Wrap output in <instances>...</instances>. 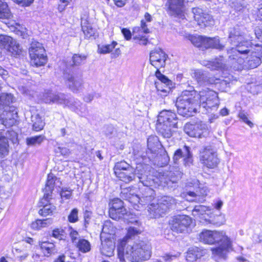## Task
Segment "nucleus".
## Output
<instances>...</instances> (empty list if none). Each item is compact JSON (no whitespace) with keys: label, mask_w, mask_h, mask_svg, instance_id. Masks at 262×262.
I'll return each instance as SVG.
<instances>
[{"label":"nucleus","mask_w":262,"mask_h":262,"mask_svg":"<svg viewBox=\"0 0 262 262\" xmlns=\"http://www.w3.org/2000/svg\"><path fill=\"white\" fill-rule=\"evenodd\" d=\"M181 158H183L184 164L185 166H190L192 163V157L189 147L185 145L174 152L173 157L174 163H177Z\"/></svg>","instance_id":"22"},{"label":"nucleus","mask_w":262,"mask_h":262,"mask_svg":"<svg viewBox=\"0 0 262 262\" xmlns=\"http://www.w3.org/2000/svg\"><path fill=\"white\" fill-rule=\"evenodd\" d=\"M191 223V219L186 215H176L171 217L169 221L171 229L178 233L184 232Z\"/></svg>","instance_id":"12"},{"label":"nucleus","mask_w":262,"mask_h":262,"mask_svg":"<svg viewBox=\"0 0 262 262\" xmlns=\"http://www.w3.org/2000/svg\"><path fill=\"white\" fill-rule=\"evenodd\" d=\"M196 100L198 105L206 109L208 113L212 111H216L220 105L218 94L214 91L209 89L196 92Z\"/></svg>","instance_id":"6"},{"label":"nucleus","mask_w":262,"mask_h":262,"mask_svg":"<svg viewBox=\"0 0 262 262\" xmlns=\"http://www.w3.org/2000/svg\"><path fill=\"white\" fill-rule=\"evenodd\" d=\"M230 5L235 11H241L244 8L245 3L243 0H234Z\"/></svg>","instance_id":"51"},{"label":"nucleus","mask_w":262,"mask_h":262,"mask_svg":"<svg viewBox=\"0 0 262 262\" xmlns=\"http://www.w3.org/2000/svg\"><path fill=\"white\" fill-rule=\"evenodd\" d=\"M78 209L77 208H74L72 210L69 215L68 216V221L70 223H76L78 221Z\"/></svg>","instance_id":"53"},{"label":"nucleus","mask_w":262,"mask_h":262,"mask_svg":"<svg viewBox=\"0 0 262 262\" xmlns=\"http://www.w3.org/2000/svg\"><path fill=\"white\" fill-rule=\"evenodd\" d=\"M133 32L138 33H140L141 32H143L144 33H148L149 31V29L147 28L146 23L143 20H142L141 21V27H135L133 30Z\"/></svg>","instance_id":"55"},{"label":"nucleus","mask_w":262,"mask_h":262,"mask_svg":"<svg viewBox=\"0 0 262 262\" xmlns=\"http://www.w3.org/2000/svg\"><path fill=\"white\" fill-rule=\"evenodd\" d=\"M248 114L244 111H241L239 112L238 117L245 123H246L250 127L253 126V123L249 120L248 118Z\"/></svg>","instance_id":"54"},{"label":"nucleus","mask_w":262,"mask_h":262,"mask_svg":"<svg viewBox=\"0 0 262 262\" xmlns=\"http://www.w3.org/2000/svg\"><path fill=\"white\" fill-rule=\"evenodd\" d=\"M0 47L14 56L20 55L22 51L19 43L7 35H0Z\"/></svg>","instance_id":"14"},{"label":"nucleus","mask_w":262,"mask_h":262,"mask_svg":"<svg viewBox=\"0 0 262 262\" xmlns=\"http://www.w3.org/2000/svg\"><path fill=\"white\" fill-rule=\"evenodd\" d=\"M45 136L43 135L36 136L27 138L26 143L29 146L39 145L45 140Z\"/></svg>","instance_id":"40"},{"label":"nucleus","mask_w":262,"mask_h":262,"mask_svg":"<svg viewBox=\"0 0 262 262\" xmlns=\"http://www.w3.org/2000/svg\"><path fill=\"white\" fill-rule=\"evenodd\" d=\"M161 144L157 136H150L147 139L148 149L151 152L156 154Z\"/></svg>","instance_id":"33"},{"label":"nucleus","mask_w":262,"mask_h":262,"mask_svg":"<svg viewBox=\"0 0 262 262\" xmlns=\"http://www.w3.org/2000/svg\"><path fill=\"white\" fill-rule=\"evenodd\" d=\"M155 76L159 80L155 82L158 95L161 97L167 96L171 89L174 88V83L166 76L162 74L159 70L156 71Z\"/></svg>","instance_id":"11"},{"label":"nucleus","mask_w":262,"mask_h":262,"mask_svg":"<svg viewBox=\"0 0 262 262\" xmlns=\"http://www.w3.org/2000/svg\"><path fill=\"white\" fill-rule=\"evenodd\" d=\"M193 251L195 252L194 249L190 250L188 251L187 254L186 255V259L187 260L192 261L193 260H195L198 258L197 255H194L193 254Z\"/></svg>","instance_id":"58"},{"label":"nucleus","mask_w":262,"mask_h":262,"mask_svg":"<svg viewBox=\"0 0 262 262\" xmlns=\"http://www.w3.org/2000/svg\"><path fill=\"white\" fill-rule=\"evenodd\" d=\"M135 191L136 190L135 189H123L121 191V196L134 205H137L138 204L143 205L144 203H147L150 200V196H146L140 198L136 193Z\"/></svg>","instance_id":"18"},{"label":"nucleus","mask_w":262,"mask_h":262,"mask_svg":"<svg viewBox=\"0 0 262 262\" xmlns=\"http://www.w3.org/2000/svg\"><path fill=\"white\" fill-rule=\"evenodd\" d=\"M31 63L36 67L45 65L47 61L45 50L41 43L33 41L29 48Z\"/></svg>","instance_id":"10"},{"label":"nucleus","mask_w":262,"mask_h":262,"mask_svg":"<svg viewBox=\"0 0 262 262\" xmlns=\"http://www.w3.org/2000/svg\"><path fill=\"white\" fill-rule=\"evenodd\" d=\"M39 245L45 256H49L54 251L55 246L49 242H39Z\"/></svg>","instance_id":"34"},{"label":"nucleus","mask_w":262,"mask_h":262,"mask_svg":"<svg viewBox=\"0 0 262 262\" xmlns=\"http://www.w3.org/2000/svg\"><path fill=\"white\" fill-rule=\"evenodd\" d=\"M87 58V56L84 54H75L72 58V66H79L84 64Z\"/></svg>","instance_id":"42"},{"label":"nucleus","mask_w":262,"mask_h":262,"mask_svg":"<svg viewBox=\"0 0 262 262\" xmlns=\"http://www.w3.org/2000/svg\"><path fill=\"white\" fill-rule=\"evenodd\" d=\"M160 204L162 206H164L166 208V212L167 210L172 206V205L176 204V200L172 197L170 196H165L162 198V200Z\"/></svg>","instance_id":"47"},{"label":"nucleus","mask_w":262,"mask_h":262,"mask_svg":"<svg viewBox=\"0 0 262 262\" xmlns=\"http://www.w3.org/2000/svg\"><path fill=\"white\" fill-rule=\"evenodd\" d=\"M250 52L249 48H232L228 50L229 62L231 68L235 71L246 70L245 56Z\"/></svg>","instance_id":"7"},{"label":"nucleus","mask_w":262,"mask_h":262,"mask_svg":"<svg viewBox=\"0 0 262 262\" xmlns=\"http://www.w3.org/2000/svg\"><path fill=\"white\" fill-rule=\"evenodd\" d=\"M76 245L79 251L83 253L88 252L91 250L90 242L85 239H79Z\"/></svg>","instance_id":"45"},{"label":"nucleus","mask_w":262,"mask_h":262,"mask_svg":"<svg viewBox=\"0 0 262 262\" xmlns=\"http://www.w3.org/2000/svg\"><path fill=\"white\" fill-rule=\"evenodd\" d=\"M176 114L168 110L161 111L157 119L156 128L159 134L164 138H169L172 135V128H177Z\"/></svg>","instance_id":"5"},{"label":"nucleus","mask_w":262,"mask_h":262,"mask_svg":"<svg viewBox=\"0 0 262 262\" xmlns=\"http://www.w3.org/2000/svg\"><path fill=\"white\" fill-rule=\"evenodd\" d=\"M208 68L211 70L222 69L224 68L225 64L223 62V57H220L218 58H215L213 61H209L206 64Z\"/></svg>","instance_id":"36"},{"label":"nucleus","mask_w":262,"mask_h":262,"mask_svg":"<svg viewBox=\"0 0 262 262\" xmlns=\"http://www.w3.org/2000/svg\"><path fill=\"white\" fill-rule=\"evenodd\" d=\"M212 210L209 207L204 205L195 206L192 210V215L196 218L200 219V222L203 221L211 223L209 219V215L211 213Z\"/></svg>","instance_id":"23"},{"label":"nucleus","mask_w":262,"mask_h":262,"mask_svg":"<svg viewBox=\"0 0 262 262\" xmlns=\"http://www.w3.org/2000/svg\"><path fill=\"white\" fill-rule=\"evenodd\" d=\"M179 178V176L178 175L172 171H169V173L165 176V177L163 176V177L161 178V183L164 186H166L168 187H171V184L176 183Z\"/></svg>","instance_id":"32"},{"label":"nucleus","mask_w":262,"mask_h":262,"mask_svg":"<svg viewBox=\"0 0 262 262\" xmlns=\"http://www.w3.org/2000/svg\"><path fill=\"white\" fill-rule=\"evenodd\" d=\"M116 228L110 221H105L103 224L100 238L115 237Z\"/></svg>","instance_id":"29"},{"label":"nucleus","mask_w":262,"mask_h":262,"mask_svg":"<svg viewBox=\"0 0 262 262\" xmlns=\"http://www.w3.org/2000/svg\"><path fill=\"white\" fill-rule=\"evenodd\" d=\"M184 131L189 136L201 138L209 135V131L205 124H192L187 123L184 126Z\"/></svg>","instance_id":"15"},{"label":"nucleus","mask_w":262,"mask_h":262,"mask_svg":"<svg viewBox=\"0 0 262 262\" xmlns=\"http://www.w3.org/2000/svg\"><path fill=\"white\" fill-rule=\"evenodd\" d=\"M111 207L110 209H125L123 207V202L119 199L116 198L113 200L110 204Z\"/></svg>","instance_id":"52"},{"label":"nucleus","mask_w":262,"mask_h":262,"mask_svg":"<svg viewBox=\"0 0 262 262\" xmlns=\"http://www.w3.org/2000/svg\"><path fill=\"white\" fill-rule=\"evenodd\" d=\"M32 121L33 122V129L36 132H38L43 129L45 123L43 122L39 115L32 116Z\"/></svg>","instance_id":"37"},{"label":"nucleus","mask_w":262,"mask_h":262,"mask_svg":"<svg viewBox=\"0 0 262 262\" xmlns=\"http://www.w3.org/2000/svg\"><path fill=\"white\" fill-rule=\"evenodd\" d=\"M246 60H245V66L246 69H254L257 67L261 63L259 55L256 52L250 50V52L246 54Z\"/></svg>","instance_id":"25"},{"label":"nucleus","mask_w":262,"mask_h":262,"mask_svg":"<svg viewBox=\"0 0 262 262\" xmlns=\"http://www.w3.org/2000/svg\"><path fill=\"white\" fill-rule=\"evenodd\" d=\"M101 244L100 246V252L104 256L111 257L114 255L115 249L116 238L104 237L100 238Z\"/></svg>","instance_id":"21"},{"label":"nucleus","mask_w":262,"mask_h":262,"mask_svg":"<svg viewBox=\"0 0 262 262\" xmlns=\"http://www.w3.org/2000/svg\"><path fill=\"white\" fill-rule=\"evenodd\" d=\"M134 39H137L138 43L140 45H147V43L148 42L147 38H145V37H137V36H136L134 37Z\"/></svg>","instance_id":"64"},{"label":"nucleus","mask_w":262,"mask_h":262,"mask_svg":"<svg viewBox=\"0 0 262 262\" xmlns=\"http://www.w3.org/2000/svg\"><path fill=\"white\" fill-rule=\"evenodd\" d=\"M199 241L207 244H220L219 247L211 249L212 254L224 258L231 247L230 238L223 231L203 230L199 235Z\"/></svg>","instance_id":"3"},{"label":"nucleus","mask_w":262,"mask_h":262,"mask_svg":"<svg viewBox=\"0 0 262 262\" xmlns=\"http://www.w3.org/2000/svg\"><path fill=\"white\" fill-rule=\"evenodd\" d=\"M59 96L55 95L51 91H48L46 92L42 95V100L47 103L51 102H58L59 101Z\"/></svg>","instance_id":"41"},{"label":"nucleus","mask_w":262,"mask_h":262,"mask_svg":"<svg viewBox=\"0 0 262 262\" xmlns=\"http://www.w3.org/2000/svg\"><path fill=\"white\" fill-rule=\"evenodd\" d=\"M29 253L27 252H23L19 256H17L18 260L20 262H28L27 261L29 257Z\"/></svg>","instance_id":"59"},{"label":"nucleus","mask_w":262,"mask_h":262,"mask_svg":"<svg viewBox=\"0 0 262 262\" xmlns=\"http://www.w3.org/2000/svg\"><path fill=\"white\" fill-rule=\"evenodd\" d=\"M167 55L160 49L152 51L150 53V63L157 70L164 67Z\"/></svg>","instance_id":"20"},{"label":"nucleus","mask_w":262,"mask_h":262,"mask_svg":"<svg viewBox=\"0 0 262 262\" xmlns=\"http://www.w3.org/2000/svg\"><path fill=\"white\" fill-rule=\"evenodd\" d=\"M207 194V190L205 188L197 190L196 192L189 191L187 193L186 200L189 202L202 203L205 201Z\"/></svg>","instance_id":"26"},{"label":"nucleus","mask_w":262,"mask_h":262,"mask_svg":"<svg viewBox=\"0 0 262 262\" xmlns=\"http://www.w3.org/2000/svg\"><path fill=\"white\" fill-rule=\"evenodd\" d=\"M166 6L169 14L184 19V0H168Z\"/></svg>","instance_id":"19"},{"label":"nucleus","mask_w":262,"mask_h":262,"mask_svg":"<svg viewBox=\"0 0 262 262\" xmlns=\"http://www.w3.org/2000/svg\"><path fill=\"white\" fill-rule=\"evenodd\" d=\"M109 215L110 217L115 220H123L133 222V221L130 220L128 217L129 216L133 215L130 212H128L126 209H123V210L110 209Z\"/></svg>","instance_id":"27"},{"label":"nucleus","mask_w":262,"mask_h":262,"mask_svg":"<svg viewBox=\"0 0 262 262\" xmlns=\"http://www.w3.org/2000/svg\"><path fill=\"white\" fill-rule=\"evenodd\" d=\"M66 187L64 183H62L60 178H57L52 174L48 176L45 187L43 189L44 194L40 201V205L42 206L38 213L42 216L52 215L55 211V206L49 203L50 200L52 198L53 194L57 192L59 194L61 201L63 202L66 197Z\"/></svg>","instance_id":"2"},{"label":"nucleus","mask_w":262,"mask_h":262,"mask_svg":"<svg viewBox=\"0 0 262 262\" xmlns=\"http://www.w3.org/2000/svg\"><path fill=\"white\" fill-rule=\"evenodd\" d=\"M211 84L215 85L217 89L222 91H224L227 87H229V83L226 80L215 77L211 78L210 80Z\"/></svg>","instance_id":"39"},{"label":"nucleus","mask_w":262,"mask_h":262,"mask_svg":"<svg viewBox=\"0 0 262 262\" xmlns=\"http://www.w3.org/2000/svg\"><path fill=\"white\" fill-rule=\"evenodd\" d=\"M69 228L70 230V237L71 239V241L72 243L76 244L78 243L77 240L79 237V233L76 230H74L72 227L69 226Z\"/></svg>","instance_id":"56"},{"label":"nucleus","mask_w":262,"mask_h":262,"mask_svg":"<svg viewBox=\"0 0 262 262\" xmlns=\"http://www.w3.org/2000/svg\"><path fill=\"white\" fill-rule=\"evenodd\" d=\"M13 97L11 94H2L0 95V108L6 105V109L9 108V105L13 102Z\"/></svg>","instance_id":"38"},{"label":"nucleus","mask_w":262,"mask_h":262,"mask_svg":"<svg viewBox=\"0 0 262 262\" xmlns=\"http://www.w3.org/2000/svg\"><path fill=\"white\" fill-rule=\"evenodd\" d=\"M186 38L189 40L191 43L196 47H203L205 36H194L190 34L186 35Z\"/></svg>","instance_id":"44"},{"label":"nucleus","mask_w":262,"mask_h":262,"mask_svg":"<svg viewBox=\"0 0 262 262\" xmlns=\"http://www.w3.org/2000/svg\"><path fill=\"white\" fill-rule=\"evenodd\" d=\"M246 31L245 29L242 30L238 26L230 29L229 38L231 43L236 46L235 48H249L251 46L250 40L252 37Z\"/></svg>","instance_id":"9"},{"label":"nucleus","mask_w":262,"mask_h":262,"mask_svg":"<svg viewBox=\"0 0 262 262\" xmlns=\"http://www.w3.org/2000/svg\"><path fill=\"white\" fill-rule=\"evenodd\" d=\"M15 2L22 6H28L30 5L34 0H13Z\"/></svg>","instance_id":"60"},{"label":"nucleus","mask_w":262,"mask_h":262,"mask_svg":"<svg viewBox=\"0 0 262 262\" xmlns=\"http://www.w3.org/2000/svg\"><path fill=\"white\" fill-rule=\"evenodd\" d=\"M52 236L59 240L63 239L64 237V230L62 229H55L53 231Z\"/></svg>","instance_id":"57"},{"label":"nucleus","mask_w":262,"mask_h":262,"mask_svg":"<svg viewBox=\"0 0 262 262\" xmlns=\"http://www.w3.org/2000/svg\"><path fill=\"white\" fill-rule=\"evenodd\" d=\"M11 16L6 3L0 0V18H9Z\"/></svg>","instance_id":"46"},{"label":"nucleus","mask_w":262,"mask_h":262,"mask_svg":"<svg viewBox=\"0 0 262 262\" xmlns=\"http://www.w3.org/2000/svg\"><path fill=\"white\" fill-rule=\"evenodd\" d=\"M195 95V91H184L182 92L176 102L179 114L185 117L193 115L198 105Z\"/></svg>","instance_id":"4"},{"label":"nucleus","mask_w":262,"mask_h":262,"mask_svg":"<svg viewBox=\"0 0 262 262\" xmlns=\"http://www.w3.org/2000/svg\"><path fill=\"white\" fill-rule=\"evenodd\" d=\"M31 227L35 230H40L42 228L40 220H37L35 222H32L31 224Z\"/></svg>","instance_id":"61"},{"label":"nucleus","mask_w":262,"mask_h":262,"mask_svg":"<svg viewBox=\"0 0 262 262\" xmlns=\"http://www.w3.org/2000/svg\"><path fill=\"white\" fill-rule=\"evenodd\" d=\"M84 23H81V28L85 37L87 38H90L94 34V31L92 27L90 25L85 26Z\"/></svg>","instance_id":"50"},{"label":"nucleus","mask_w":262,"mask_h":262,"mask_svg":"<svg viewBox=\"0 0 262 262\" xmlns=\"http://www.w3.org/2000/svg\"><path fill=\"white\" fill-rule=\"evenodd\" d=\"M82 85V80L77 77L68 75L67 77V86L73 92H77Z\"/></svg>","instance_id":"30"},{"label":"nucleus","mask_w":262,"mask_h":262,"mask_svg":"<svg viewBox=\"0 0 262 262\" xmlns=\"http://www.w3.org/2000/svg\"><path fill=\"white\" fill-rule=\"evenodd\" d=\"M192 12L193 14L194 20L201 27H206L213 25L214 21L211 15L202 9L193 8L192 9Z\"/></svg>","instance_id":"17"},{"label":"nucleus","mask_w":262,"mask_h":262,"mask_svg":"<svg viewBox=\"0 0 262 262\" xmlns=\"http://www.w3.org/2000/svg\"><path fill=\"white\" fill-rule=\"evenodd\" d=\"M203 47L205 48H214L220 50H223L224 46L220 43L218 38L205 37Z\"/></svg>","instance_id":"31"},{"label":"nucleus","mask_w":262,"mask_h":262,"mask_svg":"<svg viewBox=\"0 0 262 262\" xmlns=\"http://www.w3.org/2000/svg\"><path fill=\"white\" fill-rule=\"evenodd\" d=\"M141 232L139 226L128 228L126 236L120 241L118 246V256L120 261H124L126 258L131 262H141L150 258L151 247L149 242L141 241L134 243L128 241V238Z\"/></svg>","instance_id":"1"},{"label":"nucleus","mask_w":262,"mask_h":262,"mask_svg":"<svg viewBox=\"0 0 262 262\" xmlns=\"http://www.w3.org/2000/svg\"><path fill=\"white\" fill-rule=\"evenodd\" d=\"M10 105L8 109H6V105L3 108H0V121H2L3 124L8 127L11 126L15 123V117L17 115L15 108Z\"/></svg>","instance_id":"16"},{"label":"nucleus","mask_w":262,"mask_h":262,"mask_svg":"<svg viewBox=\"0 0 262 262\" xmlns=\"http://www.w3.org/2000/svg\"><path fill=\"white\" fill-rule=\"evenodd\" d=\"M115 172L116 171H121V170L125 171L126 170L134 171V168L123 161L118 162L115 164Z\"/></svg>","instance_id":"48"},{"label":"nucleus","mask_w":262,"mask_h":262,"mask_svg":"<svg viewBox=\"0 0 262 262\" xmlns=\"http://www.w3.org/2000/svg\"><path fill=\"white\" fill-rule=\"evenodd\" d=\"M67 106L74 110L77 113L78 112H81V110H85V105H83L79 100L77 99L70 98L67 102Z\"/></svg>","instance_id":"35"},{"label":"nucleus","mask_w":262,"mask_h":262,"mask_svg":"<svg viewBox=\"0 0 262 262\" xmlns=\"http://www.w3.org/2000/svg\"><path fill=\"white\" fill-rule=\"evenodd\" d=\"M192 76L200 85L211 84L210 80L212 77H208L207 73L205 71L195 70L192 74Z\"/></svg>","instance_id":"28"},{"label":"nucleus","mask_w":262,"mask_h":262,"mask_svg":"<svg viewBox=\"0 0 262 262\" xmlns=\"http://www.w3.org/2000/svg\"><path fill=\"white\" fill-rule=\"evenodd\" d=\"M142 165H138L136 169L134 168V171L126 170L122 171H116L115 173L121 181L125 183H129L135 180V177L137 176L140 182L144 186L147 187L151 186L153 182L149 180L147 176L142 173Z\"/></svg>","instance_id":"8"},{"label":"nucleus","mask_w":262,"mask_h":262,"mask_svg":"<svg viewBox=\"0 0 262 262\" xmlns=\"http://www.w3.org/2000/svg\"><path fill=\"white\" fill-rule=\"evenodd\" d=\"M148 212L150 218H159L166 213V208L164 206H161L159 203H152L148 206Z\"/></svg>","instance_id":"24"},{"label":"nucleus","mask_w":262,"mask_h":262,"mask_svg":"<svg viewBox=\"0 0 262 262\" xmlns=\"http://www.w3.org/2000/svg\"><path fill=\"white\" fill-rule=\"evenodd\" d=\"M162 161L161 163H159L158 165H159L160 166H164L165 165H166L169 161V158L167 154L164 152V154L162 156Z\"/></svg>","instance_id":"62"},{"label":"nucleus","mask_w":262,"mask_h":262,"mask_svg":"<svg viewBox=\"0 0 262 262\" xmlns=\"http://www.w3.org/2000/svg\"><path fill=\"white\" fill-rule=\"evenodd\" d=\"M8 147L7 140L0 130V157L2 158L8 154Z\"/></svg>","instance_id":"43"},{"label":"nucleus","mask_w":262,"mask_h":262,"mask_svg":"<svg viewBox=\"0 0 262 262\" xmlns=\"http://www.w3.org/2000/svg\"><path fill=\"white\" fill-rule=\"evenodd\" d=\"M121 32L126 40H128L130 39L132 34L129 30L126 28H123L122 29Z\"/></svg>","instance_id":"63"},{"label":"nucleus","mask_w":262,"mask_h":262,"mask_svg":"<svg viewBox=\"0 0 262 262\" xmlns=\"http://www.w3.org/2000/svg\"><path fill=\"white\" fill-rule=\"evenodd\" d=\"M200 160L204 165L209 168H213L219 163L216 152L209 147L204 148L200 154Z\"/></svg>","instance_id":"13"},{"label":"nucleus","mask_w":262,"mask_h":262,"mask_svg":"<svg viewBox=\"0 0 262 262\" xmlns=\"http://www.w3.org/2000/svg\"><path fill=\"white\" fill-rule=\"evenodd\" d=\"M117 45L116 41H113L111 44L98 47V52L101 54H106L111 52Z\"/></svg>","instance_id":"49"}]
</instances>
